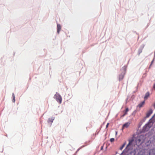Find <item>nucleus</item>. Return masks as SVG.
Instances as JSON below:
<instances>
[{"label": "nucleus", "mask_w": 155, "mask_h": 155, "mask_svg": "<svg viewBox=\"0 0 155 155\" xmlns=\"http://www.w3.org/2000/svg\"><path fill=\"white\" fill-rule=\"evenodd\" d=\"M144 137L143 135L137 137L136 142V144L140 145L144 141Z\"/></svg>", "instance_id": "obj_1"}, {"label": "nucleus", "mask_w": 155, "mask_h": 155, "mask_svg": "<svg viewBox=\"0 0 155 155\" xmlns=\"http://www.w3.org/2000/svg\"><path fill=\"white\" fill-rule=\"evenodd\" d=\"M54 98L56 99L57 101L60 104L61 103L62 98L61 96L57 93L55 94Z\"/></svg>", "instance_id": "obj_2"}, {"label": "nucleus", "mask_w": 155, "mask_h": 155, "mask_svg": "<svg viewBox=\"0 0 155 155\" xmlns=\"http://www.w3.org/2000/svg\"><path fill=\"white\" fill-rule=\"evenodd\" d=\"M134 140L133 138H132L131 139H130L129 140V143L127 145V146L126 147V149L128 150H130L131 149V148L132 147V143Z\"/></svg>", "instance_id": "obj_3"}, {"label": "nucleus", "mask_w": 155, "mask_h": 155, "mask_svg": "<svg viewBox=\"0 0 155 155\" xmlns=\"http://www.w3.org/2000/svg\"><path fill=\"white\" fill-rule=\"evenodd\" d=\"M152 125L153 124L152 123L149 122L144 126V129L146 130H148L151 127Z\"/></svg>", "instance_id": "obj_4"}, {"label": "nucleus", "mask_w": 155, "mask_h": 155, "mask_svg": "<svg viewBox=\"0 0 155 155\" xmlns=\"http://www.w3.org/2000/svg\"><path fill=\"white\" fill-rule=\"evenodd\" d=\"M130 124V122L126 123L123 125L122 129L123 130L125 128H127L129 126Z\"/></svg>", "instance_id": "obj_5"}, {"label": "nucleus", "mask_w": 155, "mask_h": 155, "mask_svg": "<svg viewBox=\"0 0 155 155\" xmlns=\"http://www.w3.org/2000/svg\"><path fill=\"white\" fill-rule=\"evenodd\" d=\"M153 110L152 109H150L147 114L146 117H148L150 116V114L152 113Z\"/></svg>", "instance_id": "obj_6"}, {"label": "nucleus", "mask_w": 155, "mask_h": 155, "mask_svg": "<svg viewBox=\"0 0 155 155\" xmlns=\"http://www.w3.org/2000/svg\"><path fill=\"white\" fill-rule=\"evenodd\" d=\"M57 32L58 34L59 33L61 29V25L59 24H57Z\"/></svg>", "instance_id": "obj_7"}, {"label": "nucleus", "mask_w": 155, "mask_h": 155, "mask_svg": "<svg viewBox=\"0 0 155 155\" xmlns=\"http://www.w3.org/2000/svg\"><path fill=\"white\" fill-rule=\"evenodd\" d=\"M125 74V73L124 72L121 73L120 75H119V80H122L124 78V75Z\"/></svg>", "instance_id": "obj_8"}, {"label": "nucleus", "mask_w": 155, "mask_h": 155, "mask_svg": "<svg viewBox=\"0 0 155 155\" xmlns=\"http://www.w3.org/2000/svg\"><path fill=\"white\" fill-rule=\"evenodd\" d=\"M149 92H147L145 95V96L144 97V99L145 100L147 99L149 95Z\"/></svg>", "instance_id": "obj_9"}, {"label": "nucleus", "mask_w": 155, "mask_h": 155, "mask_svg": "<svg viewBox=\"0 0 155 155\" xmlns=\"http://www.w3.org/2000/svg\"><path fill=\"white\" fill-rule=\"evenodd\" d=\"M144 101L142 102L141 103L139 104L138 106L139 107H141L144 104Z\"/></svg>", "instance_id": "obj_10"}, {"label": "nucleus", "mask_w": 155, "mask_h": 155, "mask_svg": "<svg viewBox=\"0 0 155 155\" xmlns=\"http://www.w3.org/2000/svg\"><path fill=\"white\" fill-rule=\"evenodd\" d=\"M129 111V109L128 108H127L126 109L125 111L124 114L122 115L123 117H124L125 115L127 114V112Z\"/></svg>", "instance_id": "obj_11"}, {"label": "nucleus", "mask_w": 155, "mask_h": 155, "mask_svg": "<svg viewBox=\"0 0 155 155\" xmlns=\"http://www.w3.org/2000/svg\"><path fill=\"white\" fill-rule=\"evenodd\" d=\"M54 119V118H49L48 120V122H52Z\"/></svg>", "instance_id": "obj_12"}, {"label": "nucleus", "mask_w": 155, "mask_h": 155, "mask_svg": "<svg viewBox=\"0 0 155 155\" xmlns=\"http://www.w3.org/2000/svg\"><path fill=\"white\" fill-rule=\"evenodd\" d=\"M12 97H13V100L12 101L13 102H15V96L14 94V93H13L12 94Z\"/></svg>", "instance_id": "obj_13"}, {"label": "nucleus", "mask_w": 155, "mask_h": 155, "mask_svg": "<svg viewBox=\"0 0 155 155\" xmlns=\"http://www.w3.org/2000/svg\"><path fill=\"white\" fill-rule=\"evenodd\" d=\"M126 144V142H125V143L122 145V146L120 147V150H122L123 149V148L124 147Z\"/></svg>", "instance_id": "obj_14"}, {"label": "nucleus", "mask_w": 155, "mask_h": 155, "mask_svg": "<svg viewBox=\"0 0 155 155\" xmlns=\"http://www.w3.org/2000/svg\"><path fill=\"white\" fill-rule=\"evenodd\" d=\"M114 138H111L110 139V141L111 142H113L114 141Z\"/></svg>", "instance_id": "obj_15"}, {"label": "nucleus", "mask_w": 155, "mask_h": 155, "mask_svg": "<svg viewBox=\"0 0 155 155\" xmlns=\"http://www.w3.org/2000/svg\"><path fill=\"white\" fill-rule=\"evenodd\" d=\"M109 124V123H107V125H106V128H107L108 127V126Z\"/></svg>", "instance_id": "obj_16"}, {"label": "nucleus", "mask_w": 155, "mask_h": 155, "mask_svg": "<svg viewBox=\"0 0 155 155\" xmlns=\"http://www.w3.org/2000/svg\"><path fill=\"white\" fill-rule=\"evenodd\" d=\"M124 150L120 154V155H123L124 152Z\"/></svg>", "instance_id": "obj_17"}, {"label": "nucleus", "mask_w": 155, "mask_h": 155, "mask_svg": "<svg viewBox=\"0 0 155 155\" xmlns=\"http://www.w3.org/2000/svg\"><path fill=\"white\" fill-rule=\"evenodd\" d=\"M142 52V50H139L138 53L140 54Z\"/></svg>", "instance_id": "obj_18"}, {"label": "nucleus", "mask_w": 155, "mask_h": 155, "mask_svg": "<svg viewBox=\"0 0 155 155\" xmlns=\"http://www.w3.org/2000/svg\"><path fill=\"white\" fill-rule=\"evenodd\" d=\"M153 61H154V59H153L152 61H151V65L153 63Z\"/></svg>", "instance_id": "obj_19"}, {"label": "nucleus", "mask_w": 155, "mask_h": 155, "mask_svg": "<svg viewBox=\"0 0 155 155\" xmlns=\"http://www.w3.org/2000/svg\"><path fill=\"white\" fill-rule=\"evenodd\" d=\"M153 88L155 89V84H154L153 85Z\"/></svg>", "instance_id": "obj_20"}, {"label": "nucleus", "mask_w": 155, "mask_h": 155, "mask_svg": "<svg viewBox=\"0 0 155 155\" xmlns=\"http://www.w3.org/2000/svg\"><path fill=\"white\" fill-rule=\"evenodd\" d=\"M117 132H116V135H117Z\"/></svg>", "instance_id": "obj_21"}, {"label": "nucleus", "mask_w": 155, "mask_h": 155, "mask_svg": "<svg viewBox=\"0 0 155 155\" xmlns=\"http://www.w3.org/2000/svg\"><path fill=\"white\" fill-rule=\"evenodd\" d=\"M154 108H155V104H154Z\"/></svg>", "instance_id": "obj_22"}, {"label": "nucleus", "mask_w": 155, "mask_h": 155, "mask_svg": "<svg viewBox=\"0 0 155 155\" xmlns=\"http://www.w3.org/2000/svg\"><path fill=\"white\" fill-rule=\"evenodd\" d=\"M79 150V149H78L77 151V152H78Z\"/></svg>", "instance_id": "obj_23"}, {"label": "nucleus", "mask_w": 155, "mask_h": 155, "mask_svg": "<svg viewBox=\"0 0 155 155\" xmlns=\"http://www.w3.org/2000/svg\"><path fill=\"white\" fill-rule=\"evenodd\" d=\"M101 149H102V147Z\"/></svg>", "instance_id": "obj_24"}]
</instances>
